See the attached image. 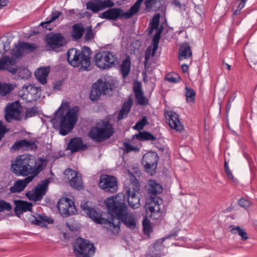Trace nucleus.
<instances>
[{
	"label": "nucleus",
	"instance_id": "obj_1",
	"mask_svg": "<svg viewBox=\"0 0 257 257\" xmlns=\"http://www.w3.org/2000/svg\"><path fill=\"white\" fill-rule=\"evenodd\" d=\"M108 210L106 216L108 225L107 230L114 234H117L120 230V222L131 230L137 227V218L135 215L128 211L123 193L108 197L105 201Z\"/></svg>",
	"mask_w": 257,
	"mask_h": 257
},
{
	"label": "nucleus",
	"instance_id": "obj_2",
	"mask_svg": "<svg viewBox=\"0 0 257 257\" xmlns=\"http://www.w3.org/2000/svg\"><path fill=\"white\" fill-rule=\"evenodd\" d=\"M91 51L88 46H84L81 50L71 48L67 52L68 63L74 67H79L83 71L90 69Z\"/></svg>",
	"mask_w": 257,
	"mask_h": 257
},
{
	"label": "nucleus",
	"instance_id": "obj_3",
	"mask_svg": "<svg viewBox=\"0 0 257 257\" xmlns=\"http://www.w3.org/2000/svg\"><path fill=\"white\" fill-rule=\"evenodd\" d=\"M114 132L112 124L108 120H102L91 127L88 136L94 142L101 143L109 139Z\"/></svg>",
	"mask_w": 257,
	"mask_h": 257
},
{
	"label": "nucleus",
	"instance_id": "obj_4",
	"mask_svg": "<svg viewBox=\"0 0 257 257\" xmlns=\"http://www.w3.org/2000/svg\"><path fill=\"white\" fill-rule=\"evenodd\" d=\"M34 158L29 154L17 156L11 162V170L16 176H27L32 173Z\"/></svg>",
	"mask_w": 257,
	"mask_h": 257
},
{
	"label": "nucleus",
	"instance_id": "obj_5",
	"mask_svg": "<svg viewBox=\"0 0 257 257\" xmlns=\"http://www.w3.org/2000/svg\"><path fill=\"white\" fill-rule=\"evenodd\" d=\"M143 1L137 0L127 12H124L122 9L119 8H110L101 13L100 17L101 19L112 21H116L123 18L128 19L139 12L140 6Z\"/></svg>",
	"mask_w": 257,
	"mask_h": 257
},
{
	"label": "nucleus",
	"instance_id": "obj_6",
	"mask_svg": "<svg viewBox=\"0 0 257 257\" xmlns=\"http://www.w3.org/2000/svg\"><path fill=\"white\" fill-rule=\"evenodd\" d=\"M78 111L79 107L74 106L69 108L65 114H60L59 128L60 135L65 136L72 131L78 120Z\"/></svg>",
	"mask_w": 257,
	"mask_h": 257
},
{
	"label": "nucleus",
	"instance_id": "obj_7",
	"mask_svg": "<svg viewBox=\"0 0 257 257\" xmlns=\"http://www.w3.org/2000/svg\"><path fill=\"white\" fill-rule=\"evenodd\" d=\"M115 82L111 80L103 81L98 79L93 84L90 93V99L92 101L98 100L101 95H111L115 87Z\"/></svg>",
	"mask_w": 257,
	"mask_h": 257
},
{
	"label": "nucleus",
	"instance_id": "obj_8",
	"mask_svg": "<svg viewBox=\"0 0 257 257\" xmlns=\"http://www.w3.org/2000/svg\"><path fill=\"white\" fill-rule=\"evenodd\" d=\"M95 65L100 69L105 70L115 67L118 64L117 55L112 52H98L94 56Z\"/></svg>",
	"mask_w": 257,
	"mask_h": 257
},
{
	"label": "nucleus",
	"instance_id": "obj_9",
	"mask_svg": "<svg viewBox=\"0 0 257 257\" xmlns=\"http://www.w3.org/2000/svg\"><path fill=\"white\" fill-rule=\"evenodd\" d=\"M95 249L93 243L81 237L77 238L73 244V253L76 257H92Z\"/></svg>",
	"mask_w": 257,
	"mask_h": 257
},
{
	"label": "nucleus",
	"instance_id": "obj_10",
	"mask_svg": "<svg viewBox=\"0 0 257 257\" xmlns=\"http://www.w3.org/2000/svg\"><path fill=\"white\" fill-rule=\"evenodd\" d=\"M159 161V156L155 152H148L143 157L142 164L145 171L154 175L156 172Z\"/></svg>",
	"mask_w": 257,
	"mask_h": 257
},
{
	"label": "nucleus",
	"instance_id": "obj_11",
	"mask_svg": "<svg viewBox=\"0 0 257 257\" xmlns=\"http://www.w3.org/2000/svg\"><path fill=\"white\" fill-rule=\"evenodd\" d=\"M50 183L49 179L43 180L40 184L36 186L34 189L26 193V197L30 200L34 201L41 200L46 194Z\"/></svg>",
	"mask_w": 257,
	"mask_h": 257
},
{
	"label": "nucleus",
	"instance_id": "obj_12",
	"mask_svg": "<svg viewBox=\"0 0 257 257\" xmlns=\"http://www.w3.org/2000/svg\"><path fill=\"white\" fill-rule=\"evenodd\" d=\"M45 40L47 47L51 50L56 51L67 43L65 38L60 33H50L46 36Z\"/></svg>",
	"mask_w": 257,
	"mask_h": 257
},
{
	"label": "nucleus",
	"instance_id": "obj_13",
	"mask_svg": "<svg viewBox=\"0 0 257 257\" xmlns=\"http://www.w3.org/2000/svg\"><path fill=\"white\" fill-rule=\"evenodd\" d=\"M98 186L105 192L113 193L118 189L117 180L114 176L102 174L100 177Z\"/></svg>",
	"mask_w": 257,
	"mask_h": 257
},
{
	"label": "nucleus",
	"instance_id": "obj_14",
	"mask_svg": "<svg viewBox=\"0 0 257 257\" xmlns=\"http://www.w3.org/2000/svg\"><path fill=\"white\" fill-rule=\"evenodd\" d=\"M21 108V105L18 101L8 103L5 108V118L7 121H20L22 119Z\"/></svg>",
	"mask_w": 257,
	"mask_h": 257
},
{
	"label": "nucleus",
	"instance_id": "obj_15",
	"mask_svg": "<svg viewBox=\"0 0 257 257\" xmlns=\"http://www.w3.org/2000/svg\"><path fill=\"white\" fill-rule=\"evenodd\" d=\"M57 207L59 212L64 217L75 214L77 212L74 201L67 197L60 198Z\"/></svg>",
	"mask_w": 257,
	"mask_h": 257
},
{
	"label": "nucleus",
	"instance_id": "obj_16",
	"mask_svg": "<svg viewBox=\"0 0 257 257\" xmlns=\"http://www.w3.org/2000/svg\"><path fill=\"white\" fill-rule=\"evenodd\" d=\"M133 186L128 187L126 189V194L127 195V200L128 205L133 209H137L140 207V198L137 194L140 190V184L138 180L132 185Z\"/></svg>",
	"mask_w": 257,
	"mask_h": 257
},
{
	"label": "nucleus",
	"instance_id": "obj_17",
	"mask_svg": "<svg viewBox=\"0 0 257 257\" xmlns=\"http://www.w3.org/2000/svg\"><path fill=\"white\" fill-rule=\"evenodd\" d=\"M147 190L150 194V200L155 202L158 204H161L163 202L162 198L157 196L158 194L162 193L163 189L162 185L155 180H150L147 186Z\"/></svg>",
	"mask_w": 257,
	"mask_h": 257
},
{
	"label": "nucleus",
	"instance_id": "obj_18",
	"mask_svg": "<svg viewBox=\"0 0 257 257\" xmlns=\"http://www.w3.org/2000/svg\"><path fill=\"white\" fill-rule=\"evenodd\" d=\"M80 207L90 218L98 224H104V226L107 229L108 222L107 217H102L95 208L88 206L87 203L82 204Z\"/></svg>",
	"mask_w": 257,
	"mask_h": 257
},
{
	"label": "nucleus",
	"instance_id": "obj_19",
	"mask_svg": "<svg viewBox=\"0 0 257 257\" xmlns=\"http://www.w3.org/2000/svg\"><path fill=\"white\" fill-rule=\"evenodd\" d=\"M64 175L72 188L77 190H80L83 188L82 177L78 172L68 168L64 171Z\"/></svg>",
	"mask_w": 257,
	"mask_h": 257
},
{
	"label": "nucleus",
	"instance_id": "obj_20",
	"mask_svg": "<svg viewBox=\"0 0 257 257\" xmlns=\"http://www.w3.org/2000/svg\"><path fill=\"white\" fill-rule=\"evenodd\" d=\"M165 116L169 125L177 132H181L183 130V126L181 124L178 114L172 111H167L165 113Z\"/></svg>",
	"mask_w": 257,
	"mask_h": 257
},
{
	"label": "nucleus",
	"instance_id": "obj_21",
	"mask_svg": "<svg viewBox=\"0 0 257 257\" xmlns=\"http://www.w3.org/2000/svg\"><path fill=\"white\" fill-rule=\"evenodd\" d=\"M87 148V145L84 144L82 139L80 137H74L71 139L67 147V149L70 150L72 153L84 151Z\"/></svg>",
	"mask_w": 257,
	"mask_h": 257
},
{
	"label": "nucleus",
	"instance_id": "obj_22",
	"mask_svg": "<svg viewBox=\"0 0 257 257\" xmlns=\"http://www.w3.org/2000/svg\"><path fill=\"white\" fill-rule=\"evenodd\" d=\"M165 238H162L156 241L153 246H150L147 254V257H160L163 254L164 245L163 243Z\"/></svg>",
	"mask_w": 257,
	"mask_h": 257
},
{
	"label": "nucleus",
	"instance_id": "obj_23",
	"mask_svg": "<svg viewBox=\"0 0 257 257\" xmlns=\"http://www.w3.org/2000/svg\"><path fill=\"white\" fill-rule=\"evenodd\" d=\"M12 148L15 150L21 149L36 150L38 147L34 141L32 142L27 140H22L15 142Z\"/></svg>",
	"mask_w": 257,
	"mask_h": 257
},
{
	"label": "nucleus",
	"instance_id": "obj_24",
	"mask_svg": "<svg viewBox=\"0 0 257 257\" xmlns=\"http://www.w3.org/2000/svg\"><path fill=\"white\" fill-rule=\"evenodd\" d=\"M34 178V176H28L25 179L17 181L14 185L10 188L11 193H20L23 191L26 187L27 184L29 183Z\"/></svg>",
	"mask_w": 257,
	"mask_h": 257
},
{
	"label": "nucleus",
	"instance_id": "obj_25",
	"mask_svg": "<svg viewBox=\"0 0 257 257\" xmlns=\"http://www.w3.org/2000/svg\"><path fill=\"white\" fill-rule=\"evenodd\" d=\"M14 203L15 204L14 211L18 216L28 211H31L32 210L33 205L30 202L18 200H15Z\"/></svg>",
	"mask_w": 257,
	"mask_h": 257
},
{
	"label": "nucleus",
	"instance_id": "obj_26",
	"mask_svg": "<svg viewBox=\"0 0 257 257\" xmlns=\"http://www.w3.org/2000/svg\"><path fill=\"white\" fill-rule=\"evenodd\" d=\"M178 58L180 60L190 59L192 60V52L188 43H183L179 49Z\"/></svg>",
	"mask_w": 257,
	"mask_h": 257
},
{
	"label": "nucleus",
	"instance_id": "obj_27",
	"mask_svg": "<svg viewBox=\"0 0 257 257\" xmlns=\"http://www.w3.org/2000/svg\"><path fill=\"white\" fill-rule=\"evenodd\" d=\"M84 32L85 28L82 24L76 23L72 26L70 36L73 41H77L83 37Z\"/></svg>",
	"mask_w": 257,
	"mask_h": 257
},
{
	"label": "nucleus",
	"instance_id": "obj_28",
	"mask_svg": "<svg viewBox=\"0 0 257 257\" xmlns=\"http://www.w3.org/2000/svg\"><path fill=\"white\" fill-rule=\"evenodd\" d=\"M50 72V67H40L35 72V76L39 81L44 85L47 83V77Z\"/></svg>",
	"mask_w": 257,
	"mask_h": 257
},
{
	"label": "nucleus",
	"instance_id": "obj_29",
	"mask_svg": "<svg viewBox=\"0 0 257 257\" xmlns=\"http://www.w3.org/2000/svg\"><path fill=\"white\" fill-rule=\"evenodd\" d=\"M163 29V26H159L158 29H155V30H157V31L153 37L152 39V46L153 47L152 52V56H153L155 53L156 51L158 48V45L159 43V41L161 38V35L162 33Z\"/></svg>",
	"mask_w": 257,
	"mask_h": 257
},
{
	"label": "nucleus",
	"instance_id": "obj_30",
	"mask_svg": "<svg viewBox=\"0 0 257 257\" xmlns=\"http://www.w3.org/2000/svg\"><path fill=\"white\" fill-rule=\"evenodd\" d=\"M133 105V100L130 98L125 101L118 115V120H121L127 116L128 113L130 111L131 108Z\"/></svg>",
	"mask_w": 257,
	"mask_h": 257
},
{
	"label": "nucleus",
	"instance_id": "obj_31",
	"mask_svg": "<svg viewBox=\"0 0 257 257\" xmlns=\"http://www.w3.org/2000/svg\"><path fill=\"white\" fill-rule=\"evenodd\" d=\"M134 139L143 142L154 141L156 140V138L148 131L139 132L138 134L133 136V139Z\"/></svg>",
	"mask_w": 257,
	"mask_h": 257
},
{
	"label": "nucleus",
	"instance_id": "obj_32",
	"mask_svg": "<svg viewBox=\"0 0 257 257\" xmlns=\"http://www.w3.org/2000/svg\"><path fill=\"white\" fill-rule=\"evenodd\" d=\"M131 62L129 57L124 59L120 66L121 73L123 78L126 77L131 71Z\"/></svg>",
	"mask_w": 257,
	"mask_h": 257
},
{
	"label": "nucleus",
	"instance_id": "obj_33",
	"mask_svg": "<svg viewBox=\"0 0 257 257\" xmlns=\"http://www.w3.org/2000/svg\"><path fill=\"white\" fill-rule=\"evenodd\" d=\"M25 88L27 91L32 96L33 100H36L40 97L41 89L40 87H36L33 85L25 86Z\"/></svg>",
	"mask_w": 257,
	"mask_h": 257
},
{
	"label": "nucleus",
	"instance_id": "obj_34",
	"mask_svg": "<svg viewBox=\"0 0 257 257\" xmlns=\"http://www.w3.org/2000/svg\"><path fill=\"white\" fill-rule=\"evenodd\" d=\"M230 227L231 228V229L230 230L231 233H237L238 235L241 236V240L242 241L246 240L248 238V237L245 230L241 228L239 226H234L233 225H231Z\"/></svg>",
	"mask_w": 257,
	"mask_h": 257
},
{
	"label": "nucleus",
	"instance_id": "obj_35",
	"mask_svg": "<svg viewBox=\"0 0 257 257\" xmlns=\"http://www.w3.org/2000/svg\"><path fill=\"white\" fill-rule=\"evenodd\" d=\"M8 64L10 65H14L15 64V60L11 59L9 56L6 55L0 58V71H5L6 65Z\"/></svg>",
	"mask_w": 257,
	"mask_h": 257
},
{
	"label": "nucleus",
	"instance_id": "obj_36",
	"mask_svg": "<svg viewBox=\"0 0 257 257\" xmlns=\"http://www.w3.org/2000/svg\"><path fill=\"white\" fill-rule=\"evenodd\" d=\"M87 9L90 10L94 13H97L100 10H102L100 0H96L94 2H89L86 4Z\"/></svg>",
	"mask_w": 257,
	"mask_h": 257
},
{
	"label": "nucleus",
	"instance_id": "obj_37",
	"mask_svg": "<svg viewBox=\"0 0 257 257\" xmlns=\"http://www.w3.org/2000/svg\"><path fill=\"white\" fill-rule=\"evenodd\" d=\"M45 168V165L43 162L37 164L35 159H34V164L32 169V176H36L41 171Z\"/></svg>",
	"mask_w": 257,
	"mask_h": 257
},
{
	"label": "nucleus",
	"instance_id": "obj_38",
	"mask_svg": "<svg viewBox=\"0 0 257 257\" xmlns=\"http://www.w3.org/2000/svg\"><path fill=\"white\" fill-rule=\"evenodd\" d=\"M185 96L187 102L189 103H194L196 96L195 91L193 89L187 86L185 87Z\"/></svg>",
	"mask_w": 257,
	"mask_h": 257
},
{
	"label": "nucleus",
	"instance_id": "obj_39",
	"mask_svg": "<svg viewBox=\"0 0 257 257\" xmlns=\"http://www.w3.org/2000/svg\"><path fill=\"white\" fill-rule=\"evenodd\" d=\"M15 47L16 49H12L11 52L12 56L11 59H13L15 61L16 59L21 57L23 54V50L20 46V43L18 45H16Z\"/></svg>",
	"mask_w": 257,
	"mask_h": 257
},
{
	"label": "nucleus",
	"instance_id": "obj_40",
	"mask_svg": "<svg viewBox=\"0 0 257 257\" xmlns=\"http://www.w3.org/2000/svg\"><path fill=\"white\" fill-rule=\"evenodd\" d=\"M13 89L12 84L0 83V96H5Z\"/></svg>",
	"mask_w": 257,
	"mask_h": 257
},
{
	"label": "nucleus",
	"instance_id": "obj_41",
	"mask_svg": "<svg viewBox=\"0 0 257 257\" xmlns=\"http://www.w3.org/2000/svg\"><path fill=\"white\" fill-rule=\"evenodd\" d=\"M20 46L23 49V51L28 50L29 53L33 52L37 49L38 46L36 44H31L27 42H20Z\"/></svg>",
	"mask_w": 257,
	"mask_h": 257
},
{
	"label": "nucleus",
	"instance_id": "obj_42",
	"mask_svg": "<svg viewBox=\"0 0 257 257\" xmlns=\"http://www.w3.org/2000/svg\"><path fill=\"white\" fill-rule=\"evenodd\" d=\"M165 80L171 83H177L180 81L181 78L176 73H168L166 75Z\"/></svg>",
	"mask_w": 257,
	"mask_h": 257
},
{
	"label": "nucleus",
	"instance_id": "obj_43",
	"mask_svg": "<svg viewBox=\"0 0 257 257\" xmlns=\"http://www.w3.org/2000/svg\"><path fill=\"white\" fill-rule=\"evenodd\" d=\"M137 103L139 105H146L148 103V99L144 95L143 92L135 94Z\"/></svg>",
	"mask_w": 257,
	"mask_h": 257
},
{
	"label": "nucleus",
	"instance_id": "obj_44",
	"mask_svg": "<svg viewBox=\"0 0 257 257\" xmlns=\"http://www.w3.org/2000/svg\"><path fill=\"white\" fill-rule=\"evenodd\" d=\"M148 123V120L146 116L143 117L142 119L138 121L136 124L133 126V129L140 131Z\"/></svg>",
	"mask_w": 257,
	"mask_h": 257
},
{
	"label": "nucleus",
	"instance_id": "obj_45",
	"mask_svg": "<svg viewBox=\"0 0 257 257\" xmlns=\"http://www.w3.org/2000/svg\"><path fill=\"white\" fill-rule=\"evenodd\" d=\"M84 38L85 41L88 42L94 37V34L92 32L91 26H87Z\"/></svg>",
	"mask_w": 257,
	"mask_h": 257
},
{
	"label": "nucleus",
	"instance_id": "obj_46",
	"mask_svg": "<svg viewBox=\"0 0 257 257\" xmlns=\"http://www.w3.org/2000/svg\"><path fill=\"white\" fill-rule=\"evenodd\" d=\"M39 112V109L36 106L32 107V108H27L26 111V116L31 117L36 115Z\"/></svg>",
	"mask_w": 257,
	"mask_h": 257
},
{
	"label": "nucleus",
	"instance_id": "obj_47",
	"mask_svg": "<svg viewBox=\"0 0 257 257\" xmlns=\"http://www.w3.org/2000/svg\"><path fill=\"white\" fill-rule=\"evenodd\" d=\"M143 231L145 234L149 235L153 231V228L148 221H143Z\"/></svg>",
	"mask_w": 257,
	"mask_h": 257
},
{
	"label": "nucleus",
	"instance_id": "obj_48",
	"mask_svg": "<svg viewBox=\"0 0 257 257\" xmlns=\"http://www.w3.org/2000/svg\"><path fill=\"white\" fill-rule=\"evenodd\" d=\"M17 72L18 77L20 78L21 79H28L31 75V73L28 69L25 68L21 69Z\"/></svg>",
	"mask_w": 257,
	"mask_h": 257
},
{
	"label": "nucleus",
	"instance_id": "obj_49",
	"mask_svg": "<svg viewBox=\"0 0 257 257\" xmlns=\"http://www.w3.org/2000/svg\"><path fill=\"white\" fill-rule=\"evenodd\" d=\"M158 1V0H145L144 2L145 10L147 12H150Z\"/></svg>",
	"mask_w": 257,
	"mask_h": 257
},
{
	"label": "nucleus",
	"instance_id": "obj_50",
	"mask_svg": "<svg viewBox=\"0 0 257 257\" xmlns=\"http://www.w3.org/2000/svg\"><path fill=\"white\" fill-rule=\"evenodd\" d=\"M100 3L102 10L107 8H112L114 6V3L111 0H100Z\"/></svg>",
	"mask_w": 257,
	"mask_h": 257
},
{
	"label": "nucleus",
	"instance_id": "obj_51",
	"mask_svg": "<svg viewBox=\"0 0 257 257\" xmlns=\"http://www.w3.org/2000/svg\"><path fill=\"white\" fill-rule=\"evenodd\" d=\"M160 15L159 14L155 15L151 22V27L153 29H158L159 26Z\"/></svg>",
	"mask_w": 257,
	"mask_h": 257
},
{
	"label": "nucleus",
	"instance_id": "obj_52",
	"mask_svg": "<svg viewBox=\"0 0 257 257\" xmlns=\"http://www.w3.org/2000/svg\"><path fill=\"white\" fill-rule=\"evenodd\" d=\"M61 15L62 12L56 10H53L51 15L47 18L49 20L50 22H52L58 19Z\"/></svg>",
	"mask_w": 257,
	"mask_h": 257
},
{
	"label": "nucleus",
	"instance_id": "obj_53",
	"mask_svg": "<svg viewBox=\"0 0 257 257\" xmlns=\"http://www.w3.org/2000/svg\"><path fill=\"white\" fill-rule=\"evenodd\" d=\"M11 209L12 206L9 203L4 200H0V212L4 210L10 211Z\"/></svg>",
	"mask_w": 257,
	"mask_h": 257
},
{
	"label": "nucleus",
	"instance_id": "obj_54",
	"mask_svg": "<svg viewBox=\"0 0 257 257\" xmlns=\"http://www.w3.org/2000/svg\"><path fill=\"white\" fill-rule=\"evenodd\" d=\"M160 205L161 204H158L155 202H153L151 200V205L148 207V209L152 213L159 212L160 210Z\"/></svg>",
	"mask_w": 257,
	"mask_h": 257
},
{
	"label": "nucleus",
	"instance_id": "obj_55",
	"mask_svg": "<svg viewBox=\"0 0 257 257\" xmlns=\"http://www.w3.org/2000/svg\"><path fill=\"white\" fill-rule=\"evenodd\" d=\"M123 146L124 147V151L126 153H130L132 151H139V149L137 148L132 146L129 143L126 142L123 143Z\"/></svg>",
	"mask_w": 257,
	"mask_h": 257
},
{
	"label": "nucleus",
	"instance_id": "obj_56",
	"mask_svg": "<svg viewBox=\"0 0 257 257\" xmlns=\"http://www.w3.org/2000/svg\"><path fill=\"white\" fill-rule=\"evenodd\" d=\"M133 90L135 94L143 92L141 82L140 81L136 82L134 85Z\"/></svg>",
	"mask_w": 257,
	"mask_h": 257
},
{
	"label": "nucleus",
	"instance_id": "obj_57",
	"mask_svg": "<svg viewBox=\"0 0 257 257\" xmlns=\"http://www.w3.org/2000/svg\"><path fill=\"white\" fill-rule=\"evenodd\" d=\"M10 45L9 42H4V41H0V54H3L8 50L7 47Z\"/></svg>",
	"mask_w": 257,
	"mask_h": 257
},
{
	"label": "nucleus",
	"instance_id": "obj_58",
	"mask_svg": "<svg viewBox=\"0 0 257 257\" xmlns=\"http://www.w3.org/2000/svg\"><path fill=\"white\" fill-rule=\"evenodd\" d=\"M238 204L240 207L243 208H247L250 205L249 201L243 198H241L238 200Z\"/></svg>",
	"mask_w": 257,
	"mask_h": 257
},
{
	"label": "nucleus",
	"instance_id": "obj_59",
	"mask_svg": "<svg viewBox=\"0 0 257 257\" xmlns=\"http://www.w3.org/2000/svg\"><path fill=\"white\" fill-rule=\"evenodd\" d=\"M51 23L52 22H49V20L47 18L46 21L44 22H42L40 24V26H42L43 27V28H44L46 30L51 31L53 29L52 27L50 25V23Z\"/></svg>",
	"mask_w": 257,
	"mask_h": 257
},
{
	"label": "nucleus",
	"instance_id": "obj_60",
	"mask_svg": "<svg viewBox=\"0 0 257 257\" xmlns=\"http://www.w3.org/2000/svg\"><path fill=\"white\" fill-rule=\"evenodd\" d=\"M226 175H227L228 178L233 183H236L237 180L234 177L231 171L229 169H226L224 170Z\"/></svg>",
	"mask_w": 257,
	"mask_h": 257
},
{
	"label": "nucleus",
	"instance_id": "obj_61",
	"mask_svg": "<svg viewBox=\"0 0 257 257\" xmlns=\"http://www.w3.org/2000/svg\"><path fill=\"white\" fill-rule=\"evenodd\" d=\"M7 132V130L6 126L3 124V121L0 120V141L3 139Z\"/></svg>",
	"mask_w": 257,
	"mask_h": 257
},
{
	"label": "nucleus",
	"instance_id": "obj_62",
	"mask_svg": "<svg viewBox=\"0 0 257 257\" xmlns=\"http://www.w3.org/2000/svg\"><path fill=\"white\" fill-rule=\"evenodd\" d=\"M39 218H40V220H42V221H43L45 223L46 222L48 223H52L53 222V220L52 219L45 215H39Z\"/></svg>",
	"mask_w": 257,
	"mask_h": 257
},
{
	"label": "nucleus",
	"instance_id": "obj_63",
	"mask_svg": "<svg viewBox=\"0 0 257 257\" xmlns=\"http://www.w3.org/2000/svg\"><path fill=\"white\" fill-rule=\"evenodd\" d=\"M5 70L9 71V72L13 74H15L17 73L18 70L17 67H12L10 66H8V64L7 65H6Z\"/></svg>",
	"mask_w": 257,
	"mask_h": 257
},
{
	"label": "nucleus",
	"instance_id": "obj_64",
	"mask_svg": "<svg viewBox=\"0 0 257 257\" xmlns=\"http://www.w3.org/2000/svg\"><path fill=\"white\" fill-rule=\"evenodd\" d=\"M32 222L37 225L40 226H45V223L42 220H40V218L38 219L37 217H35L34 219L32 221Z\"/></svg>",
	"mask_w": 257,
	"mask_h": 257
}]
</instances>
